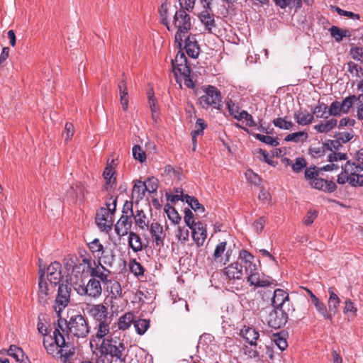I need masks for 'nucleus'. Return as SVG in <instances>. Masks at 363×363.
<instances>
[{"mask_svg":"<svg viewBox=\"0 0 363 363\" xmlns=\"http://www.w3.org/2000/svg\"><path fill=\"white\" fill-rule=\"evenodd\" d=\"M239 259L243 262L245 271L247 274V281L250 286L255 287H267L275 281L270 277L259 272L256 264L254 263V257L248 251L242 250L239 254Z\"/></svg>","mask_w":363,"mask_h":363,"instance_id":"1","label":"nucleus"},{"mask_svg":"<svg viewBox=\"0 0 363 363\" xmlns=\"http://www.w3.org/2000/svg\"><path fill=\"white\" fill-rule=\"evenodd\" d=\"M55 326L63 334L66 331L67 333H70L78 338L86 337L90 332V327L87 319L81 314L71 316L68 321L60 316Z\"/></svg>","mask_w":363,"mask_h":363,"instance_id":"2","label":"nucleus"},{"mask_svg":"<svg viewBox=\"0 0 363 363\" xmlns=\"http://www.w3.org/2000/svg\"><path fill=\"white\" fill-rule=\"evenodd\" d=\"M99 353H102L115 363H125L128 355L123 340L116 337L104 338L99 348Z\"/></svg>","mask_w":363,"mask_h":363,"instance_id":"3","label":"nucleus"},{"mask_svg":"<svg viewBox=\"0 0 363 363\" xmlns=\"http://www.w3.org/2000/svg\"><path fill=\"white\" fill-rule=\"evenodd\" d=\"M243 262L238 261L229 264L223 269V274L228 279L227 284L232 291H240L243 287Z\"/></svg>","mask_w":363,"mask_h":363,"instance_id":"4","label":"nucleus"},{"mask_svg":"<svg viewBox=\"0 0 363 363\" xmlns=\"http://www.w3.org/2000/svg\"><path fill=\"white\" fill-rule=\"evenodd\" d=\"M173 23L174 27L177 28L175 34V43H177V46L181 49L184 35L187 33L191 27L190 16L185 9H181L176 11L173 18Z\"/></svg>","mask_w":363,"mask_h":363,"instance_id":"5","label":"nucleus"},{"mask_svg":"<svg viewBox=\"0 0 363 363\" xmlns=\"http://www.w3.org/2000/svg\"><path fill=\"white\" fill-rule=\"evenodd\" d=\"M43 346L48 354L58 357L59 350L69 347V343L66 342L65 335L55 326L52 336H50L48 339L44 337Z\"/></svg>","mask_w":363,"mask_h":363,"instance_id":"6","label":"nucleus"},{"mask_svg":"<svg viewBox=\"0 0 363 363\" xmlns=\"http://www.w3.org/2000/svg\"><path fill=\"white\" fill-rule=\"evenodd\" d=\"M222 96L220 91L216 87L208 85L205 89V94L199 98V103L203 108L212 106L220 109L221 106Z\"/></svg>","mask_w":363,"mask_h":363,"instance_id":"7","label":"nucleus"},{"mask_svg":"<svg viewBox=\"0 0 363 363\" xmlns=\"http://www.w3.org/2000/svg\"><path fill=\"white\" fill-rule=\"evenodd\" d=\"M71 291V286L68 284H59L57 295L53 306L54 310L58 318H60L62 312L70 302Z\"/></svg>","mask_w":363,"mask_h":363,"instance_id":"8","label":"nucleus"},{"mask_svg":"<svg viewBox=\"0 0 363 363\" xmlns=\"http://www.w3.org/2000/svg\"><path fill=\"white\" fill-rule=\"evenodd\" d=\"M101 280L97 277H91L86 285H79L75 290L80 296H88L91 298H97L102 294Z\"/></svg>","mask_w":363,"mask_h":363,"instance_id":"9","label":"nucleus"},{"mask_svg":"<svg viewBox=\"0 0 363 363\" xmlns=\"http://www.w3.org/2000/svg\"><path fill=\"white\" fill-rule=\"evenodd\" d=\"M290 311L286 308L273 307L266 318L267 325L274 329L281 328L286 323Z\"/></svg>","mask_w":363,"mask_h":363,"instance_id":"10","label":"nucleus"},{"mask_svg":"<svg viewBox=\"0 0 363 363\" xmlns=\"http://www.w3.org/2000/svg\"><path fill=\"white\" fill-rule=\"evenodd\" d=\"M86 310L95 323L112 320L111 315H109L108 306L103 303L87 305Z\"/></svg>","mask_w":363,"mask_h":363,"instance_id":"11","label":"nucleus"},{"mask_svg":"<svg viewBox=\"0 0 363 363\" xmlns=\"http://www.w3.org/2000/svg\"><path fill=\"white\" fill-rule=\"evenodd\" d=\"M172 65L176 77L178 74L182 77H188L191 74V69L187 65V58L182 51V48L178 52L175 59L172 60Z\"/></svg>","mask_w":363,"mask_h":363,"instance_id":"12","label":"nucleus"},{"mask_svg":"<svg viewBox=\"0 0 363 363\" xmlns=\"http://www.w3.org/2000/svg\"><path fill=\"white\" fill-rule=\"evenodd\" d=\"M272 303L274 308H286V310L294 311V308L290 302L289 294L283 289H277L274 290Z\"/></svg>","mask_w":363,"mask_h":363,"instance_id":"13","label":"nucleus"},{"mask_svg":"<svg viewBox=\"0 0 363 363\" xmlns=\"http://www.w3.org/2000/svg\"><path fill=\"white\" fill-rule=\"evenodd\" d=\"M82 262L87 265L90 276L97 277L101 281H106V276L111 274V271L108 269H105L104 267L99 266L97 261L93 262V266L92 259L90 256L83 257Z\"/></svg>","mask_w":363,"mask_h":363,"instance_id":"14","label":"nucleus"},{"mask_svg":"<svg viewBox=\"0 0 363 363\" xmlns=\"http://www.w3.org/2000/svg\"><path fill=\"white\" fill-rule=\"evenodd\" d=\"M113 215L105 207H101L96 213V223L101 229L111 230L113 225Z\"/></svg>","mask_w":363,"mask_h":363,"instance_id":"15","label":"nucleus"},{"mask_svg":"<svg viewBox=\"0 0 363 363\" xmlns=\"http://www.w3.org/2000/svg\"><path fill=\"white\" fill-rule=\"evenodd\" d=\"M150 233L153 238V241L157 246H163L166 234L164 232L163 227L158 222L153 221L150 225H148Z\"/></svg>","mask_w":363,"mask_h":363,"instance_id":"16","label":"nucleus"},{"mask_svg":"<svg viewBox=\"0 0 363 363\" xmlns=\"http://www.w3.org/2000/svg\"><path fill=\"white\" fill-rule=\"evenodd\" d=\"M132 225V218L127 215H121V218L115 225L116 233L119 237H123L129 234Z\"/></svg>","mask_w":363,"mask_h":363,"instance_id":"17","label":"nucleus"},{"mask_svg":"<svg viewBox=\"0 0 363 363\" xmlns=\"http://www.w3.org/2000/svg\"><path fill=\"white\" fill-rule=\"evenodd\" d=\"M62 265L59 262H52L47 269V277L51 284H60L62 279Z\"/></svg>","mask_w":363,"mask_h":363,"instance_id":"18","label":"nucleus"},{"mask_svg":"<svg viewBox=\"0 0 363 363\" xmlns=\"http://www.w3.org/2000/svg\"><path fill=\"white\" fill-rule=\"evenodd\" d=\"M240 335L251 346L257 347L258 341H260L259 339V331L257 330L253 327L244 325L241 329Z\"/></svg>","mask_w":363,"mask_h":363,"instance_id":"19","label":"nucleus"},{"mask_svg":"<svg viewBox=\"0 0 363 363\" xmlns=\"http://www.w3.org/2000/svg\"><path fill=\"white\" fill-rule=\"evenodd\" d=\"M38 302L42 306H45L48 303L50 299V293L48 289V284L44 279V275L40 274L38 281Z\"/></svg>","mask_w":363,"mask_h":363,"instance_id":"20","label":"nucleus"},{"mask_svg":"<svg viewBox=\"0 0 363 363\" xmlns=\"http://www.w3.org/2000/svg\"><path fill=\"white\" fill-rule=\"evenodd\" d=\"M184 48L189 57L194 59H196L199 57L200 48L195 35H190L185 38Z\"/></svg>","mask_w":363,"mask_h":363,"instance_id":"21","label":"nucleus"},{"mask_svg":"<svg viewBox=\"0 0 363 363\" xmlns=\"http://www.w3.org/2000/svg\"><path fill=\"white\" fill-rule=\"evenodd\" d=\"M191 230L192 238L198 246H202L206 238V229L201 222H197L196 224L192 226Z\"/></svg>","mask_w":363,"mask_h":363,"instance_id":"22","label":"nucleus"},{"mask_svg":"<svg viewBox=\"0 0 363 363\" xmlns=\"http://www.w3.org/2000/svg\"><path fill=\"white\" fill-rule=\"evenodd\" d=\"M310 185L311 187L315 189L322 190L329 193L335 191L337 188V186L334 182L326 180L320 178L319 177L316 179L312 180Z\"/></svg>","mask_w":363,"mask_h":363,"instance_id":"23","label":"nucleus"},{"mask_svg":"<svg viewBox=\"0 0 363 363\" xmlns=\"http://www.w3.org/2000/svg\"><path fill=\"white\" fill-rule=\"evenodd\" d=\"M199 18L204 25L206 30H207L208 33H212L213 28L216 27V21L212 9H204V10L199 13Z\"/></svg>","mask_w":363,"mask_h":363,"instance_id":"24","label":"nucleus"},{"mask_svg":"<svg viewBox=\"0 0 363 363\" xmlns=\"http://www.w3.org/2000/svg\"><path fill=\"white\" fill-rule=\"evenodd\" d=\"M116 261V255L113 250H107L97 258V264L99 266L104 267L105 269L107 267H112Z\"/></svg>","mask_w":363,"mask_h":363,"instance_id":"25","label":"nucleus"},{"mask_svg":"<svg viewBox=\"0 0 363 363\" xmlns=\"http://www.w3.org/2000/svg\"><path fill=\"white\" fill-rule=\"evenodd\" d=\"M110 275L106 276V281H101L103 284L106 286V290L111 295L112 298H116L122 294V289L118 281L116 280L109 279Z\"/></svg>","mask_w":363,"mask_h":363,"instance_id":"26","label":"nucleus"},{"mask_svg":"<svg viewBox=\"0 0 363 363\" xmlns=\"http://www.w3.org/2000/svg\"><path fill=\"white\" fill-rule=\"evenodd\" d=\"M342 169L345 173L354 179H357L359 176H363V174H359L363 171V166L359 163L357 164L355 162L347 161L344 166H342Z\"/></svg>","mask_w":363,"mask_h":363,"instance_id":"27","label":"nucleus"},{"mask_svg":"<svg viewBox=\"0 0 363 363\" xmlns=\"http://www.w3.org/2000/svg\"><path fill=\"white\" fill-rule=\"evenodd\" d=\"M118 89L120 94V101L122 106L123 110L126 111L128 108V94L126 85V81L124 78H122L118 84Z\"/></svg>","mask_w":363,"mask_h":363,"instance_id":"28","label":"nucleus"},{"mask_svg":"<svg viewBox=\"0 0 363 363\" xmlns=\"http://www.w3.org/2000/svg\"><path fill=\"white\" fill-rule=\"evenodd\" d=\"M328 293L329 298L328 301V306L329 308V312L331 313L332 315H335L338 311L340 298L338 297L335 292V289L333 287H330L328 289Z\"/></svg>","mask_w":363,"mask_h":363,"instance_id":"29","label":"nucleus"},{"mask_svg":"<svg viewBox=\"0 0 363 363\" xmlns=\"http://www.w3.org/2000/svg\"><path fill=\"white\" fill-rule=\"evenodd\" d=\"M337 182L340 184H345L348 182L352 186H363V176H359L357 179H354L342 170L337 177Z\"/></svg>","mask_w":363,"mask_h":363,"instance_id":"30","label":"nucleus"},{"mask_svg":"<svg viewBox=\"0 0 363 363\" xmlns=\"http://www.w3.org/2000/svg\"><path fill=\"white\" fill-rule=\"evenodd\" d=\"M311 303L325 320H329L330 321L333 320L332 313L329 312L325 303L320 301L318 297H313V301Z\"/></svg>","mask_w":363,"mask_h":363,"instance_id":"31","label":"nucleus"},{"mask_svg":"<svg viewBox=\"0 0 363 363\" xmlns=\"http://www.w3.org/2000/svg\"><path fill=\"white\" fill-rule=\"evenodd\" d=\"M337 125V120L330 118L328 121H323L314 126V129L320 133H327L335 128Z\"/></svg>","mask_w":363,"mask_h":363,"instance_id":"32","label":"nucleus"},{"mask_svg":"<svg viewBox=\"0 0 363 363\" xmlns=\"http://www.w3.org/2000/svg\"><path fill=\"white\" fill-rule=\"evenodd\" d=\"M135 315L132 312H127L121 316L118 320L119 330H125L134 323Z\"/></svg>","mask_w":363,"mask_h":363,"instance_id":"33","label":"nucleus"},{"mask_svg":"<svg viewBox=\"0 0 363 363\" xmlns=\"http://www.w3.org/2000/svg\"><path fill=\"white\" fill-rule=\"evenodd\" d=\"M147 191L146 182L137 181L133 188L132 195L133 198H136V202L142 200Z\"/></svg>","mask_w":363,"mask_h":363,"instance_id":"34","label":"nucleus"},{"mask_svg":"<svg viewBox=\"0 0 363 363\" xmlns=\"http://www.w3.org/2000/svg\"><path fill=\"white\" fill-rule=\"evenodd\" d=\"M128 245L133 252H138L143 250V243L140 237L136 233L130 232L128 234Z\"/></svg>","mask_w":363,"mask_h":363,"instance_id":"35","label":"nucleus"},{"mask_svg":"<svg viewBox=\"0 0 363 363\" xmlns=\"http://www.w3.org/2000/svg\"><path fill=\"white\" fill-rule=\"evenodd\" d=\"M294 118L298 125H306L313 122L314 116L306 111H298L294 113Z\"/></svg>","mask_w":363,"mask_h":363,"instance_id":"36","label":"nucleus"},{"mask_svg":"<svg viewBox=\"0 0 363 363\" xmlns=\"http://www.w3.org/2000/svg\"><path fill=\"white\" fill-rule=\"evenodd\" d=\"M115 171L111 166H107L105 167L103 176L106 182L105 185V188L106 189H108L109 186L112 188L113 185H116V178L113 177Z\"/></svg>","mask_w":363,"mask_h":363,"instance_id":"37","label":"nucleus"},{"mask_svg":"<svg viewBox=\"0 0 363 363\" xmlns=\"http://www.w3.org/2000/svg\"><path fill=\"white\" fill-rule=\"evenodd\" d=\"M111 322V320L96 323V337L99 339H103L105 336H106L108 334L110 330Z\"/></svg>","mask_w":363,"mask_h":363,"instance_id":"38","label":"nucleus"},{"mask_svg":"<svg viewBox=\"0 0 363 363\" xmlns=\"http://www.w3.org/2000/svg\"><path fill=\"white\" fill-rule=\"evenodd\" d=\"M89 249L95 258H98L106 250L99 240L96 238L88 244Z\"/></svg>","mask_w":363,"mask_h":363,"instance_id":"39","label":"nucleus"},{"mask_svg":"<svg viewBox=\"0 0 363 363\" xmlns=\"http://www.w3.org/2000/svg\"><path fill=\"white\" fill-rule=\"evenodd\" d=\"M134 216L135 225L141 230L148 228V220L147 216L143 210H138Z\"/></svg>","mask_w":363,"mask_h":363,"instance_id":"40","label":"nucleus"},{"mask_svg":"<svg viewBox=\"0 0 363 363\" xmlns=\"http://www.w3.org/2000/svg\"><path fill=\"white\" fill-rule=\"evenodd\" d=\"M187 204L195 211L199 213H203L205 211L204 206L201 204L198 199L194 196H189L186 194L184 196V201Z\"/></svg>","mask_w":363,"mask_h":363,"instance_id":"41","label":"nucleus"},{"mask_svg":"<svg viewBox=\"0 0 363 363\" xmlns=\"http://www.w3.org/2000/svg\"><path fill=\"white\" fill-rule=\"evenodd\" d=\"M356 101H358V96L355 95H350L345 98L342 101L340 102L343 114H347Z\"/></svg>","mask_w":363,"mask_h":363,"instance_id":"42","label":"nucleus"},{"mask_svg":"<svg viewBox=\"0 0 363 363\" xmlns=\"http://www.w3.org/2000/svg\"><path fill=\"white\" fill-rule=\"evenodd\" d=\"M134 328L136 333L142 335L145 333L147 329L150 328V320L146 319H134Z\"/></svg>","mask_w":363,"mask_h":363,"instance_id":"43","label":"nucleus"},{"mask_svg":"<svg viewBox=\"0 0 363 363\" xmlns=\"http://www.w3.org/2000/svg\"><path fill=\"white\" fill-rule=\"evenodd\" d=\"M271 341L274 342L281 351L285 350L288 347L287 341L281 333H274L272 335Z\"/></svg>","mask_w":363,"mask_h":363,"instance_id":"44","label":"nucleus"},{"mask_svg":"<svg viewBox=\"0 0 363 363\" xmlns=\"http://www.w3.org/2000/svg\"><path fill=\"white\" fill-rule=\"evenodd\" d=\"M7 354L15 358L17 362L23 361V350L15 345H10L9 349L7 350Z\"/></svg>","mask_w":363,"mask_h":363,"instance_id":"45","label":"nucleus"},{"mask_svg":"<svg viewBox=\"0 0 363 363\" xmlns=\"http://www.w3.org/2000/svg\"><path fill=\"white\" fill-rule=\"evenodd\" d=\"M320 171V168H318L315 165L306 168L304 176L305 179L308 182L309 184L312 180H315L319 177Z\"/></svg>","mask_w":363,"mask_h":363,"instance_id":"46","label":"nucleus"},{"mask_svg":"<svg viewBox=\"0 0 363 363\" xmlns=\"http://www.w3.org/2000/svg\"><path fill=\"white\" fill-rule=\"evenodd\" d=\"M164 209L169 219L172 220V223L174 224L179 223L181 220V217L173 206L167 203L164 206Z\"/></svg>","mask_w":363,"mask_h":363,"instance_id":"47","label":"nucleus"},{"mask_svg":"<svg viewBox=\"0 0 363 363\" xmlns=\"http://www.w3.org/2000/svg\"><path fill=\"white\" fill-rule=\"evenodd\" d=\"M308 135V133L304 131H299L289 134L286 136V141H293L295 143L304 142L307 140Z\"/></svg>","mask_w":363,"mask_h":363,"instance_id":"48","label":"nucleus"},{"mask_svg":"<svg viewBox=\"0 0 363 363\" xmlns=\"http://www.w3.org/2000/svg\"><path fill=\"white\" fill-rule=\"evenodd\" d=\"M159 13L161 17V23L166 26L168 30H171L169 22L167 19L168 4L167 2H164L161 4Z\"/></svg>","mask_w":363,"mask_h":363,"instance_id":"49","label":"nucleus"},{"mask_svg":"<svg viewBox=\"0 0 363 363\" xmlns=\"http://www.w3.org/2000/svg\"><path fill=\"white\" fill-rule=\"evenodd\" d=\"M129 269L130 271L135 276L140 277L143 276L145 272V269L142 266V264L137 262L135 259L130 260L129 262Z\"/></svg>","mask_w":363,"mask_h":363,"instance_id":"50","label":"nucleus"},{"mask_svg":"<svg viewBox=\"0 0 363 363\" xmlns=\"http://www.w3.org/2000/svg\"><path fill=\"white\" fill-rule=\"evenodd\" d=\"M226 242H220L216 245L213 255L215 262L219 261L220 263L222 262L223 259L222 255L226 249Z\"/></svg>","mask_w":363,"mask_h":363,"instance_id":"51","label":"nucleus"},{"mask_svg":"<svg viewBox=\"0 0 363 363\" xmlns=\"http://www.w3.org/2000/svg\"><path fill=\"white\" fill-rule=\"evenodd\" d=\"M253 136L259 141L265 144L270 145L272 147H277L279 145L277 139L269 135L255 133L253 135Z\"/></svg>","mask_w":363,"mask_h":363,"instance_id":"52","label":"nucleus"},{"mask_svg":"<svg viewBox=\"0 0 363 363\" xmlns=\"http://www.w3.org/2000/svg\"><path fill=\"white\" fill-rule=\"evenodd\" d=\"M273 124L276 127L284 130H289L294 126V123L291 121H288L284 118L281 117L274 118Z\"/></svg>","mask_w":363,"mask_h":363,"instance_id":"53","label":"nucleus"},{"mask_svg":"<svg viewBox=\"0 0 363 363\" xmlns=\"http://www.w3.org/2000/svg\"><path fill=\"white\" fill-rule=\"evenodd\" d=\"M328 108V106L325 104L318 103V104L313 108L312 114L315 115L317 118H327L328 116H325L324 115Z\"/></svg>","mask_w":363,"mask_h":363,"instance_id":"54","label":"nucleus"},{"mask_svg":"<svg viewBox=\"0 0 363 363\" xmlns=\"http://www.w3.org/2000/svg\"><path fill=\"white\" fill-rule=\"evenodd\" d=\"M133 156L135 160L140 162H143L146 160L145 152L138 145H134L133 147Z\"/></svg>","mask_w":363,"mask_h":363,"instance_id":"55","label":"nucleus"},{"mask_svg":"<svg viewBox=\"0 0 363 363\" xmlns=\"http://www.w3.org/2000/svg\"><path fill=\"white\" fill-rule=\"evenodd\" d=\"M67 347L61 348L59 350L60 354L59 358L62 362L66 363L70 359V358L74 354V349L70 348L67 350Z\"/></svg>","mask_w":363,"mask_h":363,"instance_id":"56","label":"nucleus"},{"mask_svg":"<svg viewBox=\"0 0 363 363\" xmlns=\"http://www.w3.org/2000/svg\"><path fill=\"white\" fill-rule=\"evenodd\" d=\"M340 106L341 104L338 101L332 102L328 109V114L333 116H340L341 114H343Z\"/></svg>","mask_w":363,"mask_h":363,"instance_id":"57","label":"nucleus"},{"mask_svg":"<svg viewBox=\"0 0 363 363\" xmlns=\"http://www.w3.org/2000/svg\"><path fill=\"white\" fill-rule=\"evenodd\" d=\"M330 35L336 41L340 42L346 36V30H342L337 26H333L330 28Z\"/></svg>","mask_w":363,"mask_h":363,"instance_id":"58","label":"nucleus"},{"mask_svg":"<svg viewBox=\"0 0 363 363\" xmlns=\"http://www.w3.org/2000/svg\"><path fill=\"white\" fill-rule=\"evenodd\" d=\"M350 55L351 57L361 63H363V48L362 47H352L350 50Z\"/></svg>","mask_w":363,"mask_h":363,"instance_id":"59","label":"nucleus"},{"mask_svg":"<svg viewBox=\"0 0 363 363\" xmlns=\"http://www.w3.org/2000/svg\"><path fill=\"white\" fill-rule=\"evenodd\" d=\"M324 145L326 150L332 151V152L338 151L342 147V144L337 138L336 140H328L324 143Z\"/></svg>","mask_w":363,"mask_h":363,"instance_id":"60","label":"nucleus"},{"mask_svg":"<svg viewBox=\"0 0 363 363\" xmlns=\"http://www.w3.org/2000/svg\"><path fill=\"white\" fill-rule=\"evenodd\" d=\"M307 162L303 157H298L296 162L292 164V170L296 173L301 172L303 168H306Z\"/></svg>","mask_w":363,"mask_h":363,"instance_id":"61","label":"nucleus"},{"mask_svg":"<svg viewBox=\"0 0 363 363\" xmlns=\"http://www.w3.org/2000/svg\"><path fill=\"white\" fill-rule=\"evenodd\" d=\"M226 106L229 113L234 118L237 119L238 116L240 113V107L235 104L232 99H228L226 101Z\"/></svg>","mask_w":363,"mask_h":363,"instance_id":"62","label":"nucleus"},{"mask_svg":"<svg viewBox=\"0 0 363 363\" xmlns=\"http://www.w3.org/2000/svg\"><path fill=\"white\" fill-rule=\"evenodd\" d=\"M326 148L324 143L321 147H311L308 150L309 154L314 158H318L325 155Z\"/></svg>","mask_w":363,"mask_h":363,"instance_id":"63","label":"nucleus"},{"mask_svg":"<svg viewBox=\"0 0 363 363\" xmlns=\"http://www.w3.org/2000/svg\"><path fill=\"white\" fill-rule=\"evenodd\" d=\"M246 179L255 185H259L261 182L260 177L255 174L252 170L248 169L245 172Z\"/></svg>","mask_w":363,"mask_h":363,"instance_id":"64","label":"nucleus"}]
</instances>
